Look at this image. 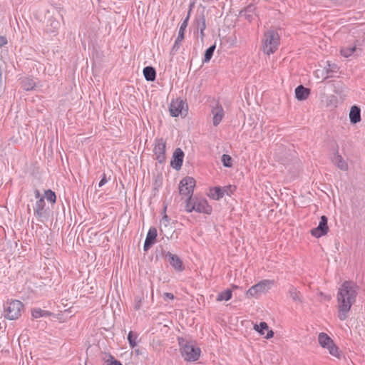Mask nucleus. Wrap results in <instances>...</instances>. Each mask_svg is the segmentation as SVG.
<instances>
[{
	"label": "nucleus",
	"mask_w": 365,
	"mask_h": 365,
	"mask_svg": "<svg viewBox=\"0 0 365 365\" xmlns=\"http://www.w3.org/2000/svg\"><path fill=\"white\" fill-rule=\"evenodd\" d=\"M7 43V39L4 36H0V47Z\"/></svg>",
	"instance_id": "obj_39"
},
{
	"label": "nucleus",
	"mask_w": 365,
	"mask_h": 365,
	"mask_svg": "<svg viewBox=\"0 0 365 365\" xmlns=\"http://www.w3.org/2000/svg\"><path fill=\"white\" fill-rule=\"evenodd\" d=\"M273 336H274V332H273V331H272V330H269V331H268V332H267V335L265 336V338H266V339H269L272 338V337H273Z\"/></svg>",
	"instance_id": "obj_40"
},
{
	"label": "nucleus",
	"mask_w": 365,
	"mask_h": 365,
	"mask_svg": "<svg viewBox=\"0 0 365 365\" xmlns=\"http://www.w3.org/2000/svg\"><path fill=\"white\" fill-rule=\"evenodd\" d=\"M24 304L19 300H12L4 304V317L7 319H18L21 314Z\"/></svg>",
	"instance_id": "obj_5"
},
{
	"label": "nucleus",
	"mask_w": 365,
	"mask_h": 365,
	"mask_svg": "<svg viewBox=\"0 0 365 365\" xmlns=\"http://www.w3.org/2000/svg\"><path fill=\"white\" fill-rule=\"evenodd\" d=\"M141 303H142L141 297H138V296L135 297L134 308L135 310H138L140 308Z\"/></svg>",
	"instance_id": "obj_37"
},
{
	"label": "nucleus",
	"mask_w": 365,
	"mask_h": 365,
	"mask_svg": "<svg viewBox=\"0 0 365 365\" xmlns=\"http://www.w3.org/2000/svg\"><path fill=\"white\" fill-rule=\"evenodd\" d=\"M288 294L294 302L297 303L303 302L302 294L295 287L291 285L288 289Z\"/></svg>",
	"instance_id": "obj_20"
},
{
	"label": "nucleus",
	"mask_w": 365,
	"mask_h": 365,
	"mask_svg": "<svg viewBox=\"0 0 365 365\" xmlns=\"http://www.w3.org/2000/svg\"><path fill=\"white\" fill-rule=\"evenodd\" d=\"M230 188L231 187H225L223 189L220 187H215L210 190V196L215 200H220L224 196L225 192L228 194L227 190Z\"/></svg>",
	"instance_id": "obj_21"
},
{
	"label": "nucleus",
	"mask_w": 365,
	"mask_h": 365,
	"mask_svg": "<svg viewBox=\"0 0 365 365\" xmlns=\"http://www.w3.org/2000/svg\"><path fill=\"white\" fill-rule=\"evenodd\" d=\"M196 23H197V30L202 31V30L205 29V28H206L205 19L203 15L200 16L198 18H197Z\"/></svg>",
	"instance_id": "obj_29"
},
{
	"label": "nucleus",
	"mask_w": 365,
	"mask_h": 365,
	"mask_svg": "<svg viewBox=\"0 0 365 365\" xmlns=\"http://www.w3.org/2000/svg\"><path fill=\"white\" fill-rule=\"evenodd\" d=\"M164 297H165V298H168V299H174L173 294L169 293V292H165L164 294Z\"/></svg>",
	"instance_id": "obj_41"
},
{
	"label": "nucleus",
	"mask_w": 365,
	"mask_h": 365,
	"mask_svg": "<svg viewBox=\"0 0 365 365\" xmlns=\"http://www.w3.org/2000/svg\"><path fill=\"white\" fill-rule=\"evenodd\" d=\"M46 202L43 197L39 198L34 207V214L39 218L43 217L46 216V210H45Z\"/></svg>",
	"instance_id": "obj_17"
},
{
	"label": "nucleus",
	"mask_w": 365,
	"mask_h": 365,
	"mask_svg": "<svg viewBox=\"0 0 365 365\" xmlns=\"http://www.w3.org/2000/svg\"><path fill=\"white\" fill-rule=\"evenodd\" d=\"M34 193H35L36 198H37L38 200L41 197L38 190H35Z\"/></svg>",
	"instance_id": "obj_42"
},
{
	"label": "nucleus",
	"mask_w": 365,
	"mask_h": 365,
	"mask_svg": "<svg viewBox=\"0 0 365 365\" xmlns=\"http://www.w3.org/2000/svg\"><path fill=\"white\" fill-rule=\"evenodd\" d=\"M200 31V35H201V38H202L205 36L204 34V30H202V31Z\"/></svg>",
	"instance_id": "obj_43"
},
{
	"label": "nucleus",
	"mask_w": 365,
	"mask_h": 365,
	"mask_svg": "<svg viewBox=\"0 0 365 365\" xmlns=\"http://www.w3.org/2000/svg\"><path fill=\"white\" fill-rule=\"evenodd\" d=\"M331 162L337 166V168L343 171H346L349 168L347 163L344 160L342 156L338 152L335 153L331 158Z\"/></svg>",
	"instance_id": "obj_18"
},
{
	"label": "nucleus",
	"mask_w": 365,
	"mask_h": 365,
	"mask_svg": "<svg viewBox=\"0 0 365 365\" xmlns=\"http://www.w3.org/2000/svg\"><path fill=\"white\" fill-rule=\"evenodd\" d=\"M232 290L227 289L225 291L220 292L217 297V301L221 302L223 300L228 301L232 298Z\"/></svg>",
	"instance_id": "obj_26"
},
{
	"label": "nucleus",
	"mask_w": 365,
	"mask_h": 365,
	"mask_svg": "<svg viewBox=\"0 0 365 365\" xmlns=\"http://www.w3.org/2000/svg\"><path fill=\"white\" fill-rule=\"evenodd\" d=\"M185 103L181 99L173 100L169 106V111L173 117H178L182 114L184 110Z\"/></svg>",
	"instance_id": "obj_12"
},
{
	"label": "nucleus",
	"mask_w": 365,
	"mask_h": 365,
	"mask_svg": "<svg viewBox=\"0 0 365 365\" xmlns=\"http://www.w3.org/2000/svg\"><path fill=\"white\" fill-rule=\"evenodd\" d=\"M165 141L163 138L155 140L153 152L159 163H163L165 161Z\"/></svg>",
	"instance_id": "obj_10"
},
{
	"label": "nucleus",
	"mask_w": 365,
	"mask_h": 365,
	"mask_svg": "<svg viewBox=\"0 0 365 365\" xmlns=\"http://www.w3.org/2000/svg\"><path fill=\"white\" fill-rule=\"evenodd\" d=\"M310 93V90L302 85L298 86L295 89L296 98L299 101L306 100Z\"/></svg>",
	"instance_id": "obj_19"
},
{
	"label": "nucleus",
	"mask_w": 365,
	"mask_h": 365,
	"mask_svg": "<svg viewBox=\"0 0 365 365\" xmlns=\"http://www.w3.org/2000/svg\"><path fill=\"white\" fill-rule=\"evenodd\" d=\"M143 75L148 81H153L156 77L155 69L152 66H146L143 68Z\"/></svg>",
	"instance_id": "obj_23"
},
{
	"label": "nucleus",
	"mask_w": 365,
	"mask_h": 365,
	"mask_svg": "<svg viewBox=\"0 0 365 365\" xmlns=\"http://www.w3.org/2000/svg\"><path fill=\"white\" fill-rule=\"evenodd\" d=\"M21 88L25 91H31L36 86L35 81L30 78H25L21 81Z\"/></svg>",
	"instance_id": "obj_24"
},
{
	"label": "nucleus",
	"mask_w": 365,
	"mask_h": 365,
	"mask_svg": "<svg viewBox=\"0 0 365 365\" xmlns=\"http://www.w3.org/2000/svg\"><path fill=\"white\" fill-rule=\"evenodd\" d=\"M157 235V229L155 227H150L143 245L144 251H148L155 244Z\"/></svg>",
	"instance_id": "obj_14"
},
{
	"label": "nucleus",
	"mask_w": 365,
	"mask_h": 365,
	"mask_svg": "<svg viewBox=\"0 0 365 365\" xmlns=\"http://www.w3.org/2000/svg\"><path fill=\"white\" fill-rule=\"evenodd\" d=\"M45 197H46L48 201H49L52 203L56 202V196L55 192L53 191H52L51 190H47L45 191Z\"/></svg>",
	"instance_id": "obj_32"
},
{
	"label": "nucleus",
	"mask_w": 365,
	"mask_h": 365,
	"mask_svg": "<svg viewBox=\"0 0 365 365\" xmlns=\"http://www.w3.org/2000/svg\"><path fill=\"white\" fill-rule=\"evenodd\" d=\"M31 315L34 318L37 319L42 317H49L51 315V312L40 308H34L31 310Z\"/></svg>",
	"instance_id": "obj_25"
},
{
	"label": "nucleus",
	"mask_w": 365,
	"mask_h": 365,
	"mask_svg": "<svg viewBox=\"0 0 365 365\" xmlns=\"http://www.w3.org/2000/svg\"><path fill=\"white\" fill-rule=\"evenodd\" d=\"M215 50V45H212V46H210L205 51L204 59H203L204 63H207L210 61V59L212 58V57L213 56Z\"/></svg>",
	"instance_id": "obj_28"
},
{
	"label": "nucleus",
	"mask_w": 365,
	"mask_h": 365,
	"mask_svg": "<svg viewBox=\"0 0 365 365\" xmlns=\"http://www.w3.org/2000/svg\"><path fill=\"white\" fill-rule=\"evenodd\" d=\"M49 21H50V26L53 29L52 30V29H47V31L49 32V33H55L56 30H57L59 28L60 24H59L58 21H55V20H52V19H50Z\"/></svg>",
	"instance_id": "obj_34"
},
{
	"label": "nucleus",
	"mask_w": 365,
	"mask_h": 365,
	"mask_svg": "<svg viewBox=\"0 0 365 365\" xmlns=\"http://www.w3.org/2000/svg\"><path fill=\"white\" fill-rule=\"evenodd\" d=\"M359 292V287L351 281H345L339 288L337 300V317L344 321L349 316L351 306L355 303Z\"/></svg>",
	"instance_id": "obj_1"
},
{
	"label": "nucleus",
	"mask_w": 365,
	"mask_h": 365,
	"mask_svg": "<svg viewBox=\"0 0 365 365\" xmlns=\"http://www.w3.org/2000/svg\"><path fill=\"white\" fill-rule=\"evenodd\" d=\"M272 281L262 280L259 283L252 286L246 292L247 297H256L259 294L265 293L267 292L272 284Z\"/></svg>",
	"instance_id": "obj_7"
},
{
	"label": "nucleus",
	"mask_w": 365,
	"mask_h": 365,
	"mask_svg": "<svg viewBox=\"0 0 365 365\" xmlns=\"http://www.w3.org/2000/svg\"><path fill=\"white\" fill-rule=\"evenodd\" d=\"M356 49V46H344L341 49V54L347 58L351 56Z\"/></svg>",
	"instance_id": "obj_27"
},
{
	"label": "nucleus",
	"mask_w": 365,
	"mask_h": 365,
	"mask_svg": "<svg viewBox=\"0 0 365 365\" xmlns=\"http://www.w3.org/2000/svg\"><path fill=\"white\" fill-rule=\"evenodd\" d=\"M184 158V153L180 148H177L173 153L171 166L178 170L181 168Z\"/></svg>",
	"instance_id": "obj_15"
},
{
	"label": "nucleus",
	"mask_w": 365,
	"mask_h": 365,
	"mask_svg": "<svg viewBox=\"0 0 365 365\" xmlns=\"http://www.w3.org/2000/svg\"><path fill=\"white\" fill-rule=\"evenodd\" d=\"M232 158L227 154H223L222 156V162L225 167L230 168L232 165Z\"/></svg>",
	"instance_id": "obj_33"
},
{
	"label": "nucleus",
	"mask_w": 365,
	"mask_h": 365,
	"mask_svg": "<svg viewBox=\"0 0 365 365\" xmlns=\"http://www.w3.org/2000/svg\"><path fill=\"white\" fill-rule=\"evenodd\" d=\"M328 219L326 216L322 215L320 218V222L316 228L311 230L310 232L312 236L319 238L325 235L329 231V227L327 225Z\"/></svg>",
	"instance_id": "obj_11"
},
{
	"label": "nucleus",
	"mask_w": 365,
	"mask_h": 365,
	"mask_svg": "<svg viewBox=\"0 0 365 365\" xmlns=\"http://www.w3.org/2000/svg\"><path fill=\"white\" fill-rule=\"evenodd\" d=\"M212 113L213 115V125L217 126L220 124L224 116L223 108L221 105L217 103L216 106L212 108Z\"/></svg>",
	"instance_id": "obj_16"
},
{
	"label": "nucleus",
	"mask_w": 365,
	"mask_h": 365,
	"mask_svg": "<svg viewBox=\"0 0 365 365\" xmlns=\"http://www.w3.org/2000/svg\"><path fill=\"white\" fill-rule=\"evenodd\" d=\"M338 68H339L336 63H331L329 62H327V73L336 72L338 70Z\"/></svg>",
	"instance_id": "obj_36"
},
{
	"label": "nucleus",
	"mask_w": 365,
	"mask_h": 365,
	"mask_svg": "<svg viewBox=\"0 0 365 365\" xmlns=\"http://www.w3.org/2000/svg\"><path fill=\"white\" fill-rule=\"evenodd\" d=\"M178 344L180 346L181 355L187 361H196L198 360L201 350L192 344L185 341L183 338H178Z\"/></svg>",
	"instance_id": "obj_3"
},
{
	"label": "nucleus",
	"mask_w": 365,
	"mask_h": 365,
	"mask_svg": "<svg viewBox=\"0 0 365 365\" xmlns=\"http://www.w3.org/2000/svg\"><path fill=\"white\" fill-rule=\"evenodd\" d=\"M349 119L351 123L354 124L361 120V110L356 106H354L351 108Z\"/></svg>",
	"instance_id": "obj_22"
},
{
	"label": "nucleus",
	"mask_w": 365,
	"mask_h": 365,
	"mask_svg": "<svg viewBox=\"0 0 365 365\" xmlns=\"http://www.w3.org/2000/svg\"><path fill=\"white\" fill-rule=\"evenodd\" d=\"M318 341L320 346L329 350L331 355L339 358V348L336 346L334 341L324 332H321L318 336Z\"/></svg>",
	"instance_id": "obj_6"
},
{
	"label": "nucleus",
	"mask_w": 365,
	"mask_h": 365,
	"mask_svg": "<svg viewBox=\"0 0 365 365\" xmlns=\"http://www.w3.org/2000/svg\"><path fill=\"white\" fill-rule=\"evenodd\" d=\"M107 178H106V175L105 173L103 174V176H102V178L101 180H100L99 183H98V187H102L103 185H104L106 182H107Z\"/></svg>",
	"instance_id": "obj_38"
},
{
	"label": "nucleus",
	"mask_w": 365,
	"mask_h": 365,
	"mask_svg": "<svg viewBox=\"0 0 365 365\" xmlns=\"http://www.w3.org/2000/svg\"><path fill=\"white\" fill-rule=\"evenodd\" d=\"M106 365H123L120 361L116 360L111 355L109 356V359L106 361Z\"/></svg>",
	"instance_id": "obj_35"
},
{
	"label": "nucleus",
	"mask_w": 365,
	"mask_h": 365,
	"mask_svg": "<svg viewBox=\"0 0 365 365\" xmlns=\"http://www.w3.org/2000/svg\"><path fill=\"white\" fill-rule=\"evenodd\" d=\"M195 180L193 178L186 177L183 178L179 184V193L181 195L192 196Z\"/></svg>",
	"instance_id": "obj_8"
},
{
	"label": "nucleus",
	"mask_w": 365,
	"mask_h": 365,
	"mask_svg": "<svg viewBox=\"0 0 365 365\" xmlns=\"http://www.w3.org/2000/svg\"><path fill=\"white\" fill-rule=\"evenodd\" d=\"M254 329L258 331L260 334H264V330L268 329V325L266 322H262L259 324H255Z\"/></svg>",
	"instance_id": "obj_31"
},
{
	"label": "nucleus",
	"mask_w": 365,
	"mask_h": 365,
	"mask_svg": "<svg viewBox=\"0 0 365 365\" xmlns=\"http://www.w3.org/2000/svg\"><path fill=\"white\" fill-rule=\"evenodd\" d=\"M165 257L175 270L181 272L184 269L182 262L178 255L167 252Z\"/></svg>",
	"instance_id": "obj_13"
},
{
	"label": "nucleus",
	"mask_w": 365,
	"mask_h": 365,
	"mask_svg": "<svg viewBox=\"0 0 365 365\" xmlns=\"http://www.w3.org/2000/svg\"><path fill=\"white\" fill-rule=\"evenodd\" d=\"M185 210L187 212L195 211L199 213L210 214L212 207L206 199L190 196L186 200Z\"/></svg>",
	"instance_id": "obj_2"
},
{
	"label": "nucleus",
	"mask_w": 365,
	"mask_h": 365,
	"mask_svg": "<svg viewBox=\"0 0 365 365\" xmlns=\"http://www.w3.org/2000/svg\"><path fill=\"white\" fill-rule=\"evenodd\" d=\"M189 19H190V12L188 13L187 17L182 21V22L180 24V29L178 31V37L176 38L174 45L171 50V52L173 53H176L180 47L181 43L185 38V31L187 26Z\"/></svg>",
	"instance_id": "obj_9"
},
{
	"label": "nucleus",
	"mask_w": 365,
	"mask_h": 365,
	"mask_svg": "<svg viewBox=\"0 0 365 365\" xmlns=\"http://www.w3.org/2000/svg\"><path fill=\"white\" fill-rule=\"evenodd\" d=\"M137 337H138L137 334H135L132 331H130L128 333V340L130 346L132 348H134L136 346V344H137V342H136Z\"/></svg>",
	"instance_id": "obj_30"
},
{
	"label": "nucleus",
	"mask_w": 365,
	"mask_h": 365,
	"mask_svg": "<svg viewBox=\"0 0 365 365\" xmlns=\"http://www.w3.org/2000/svg\"><path fill=\"white\" fill-rule=\"evenodd\" d=\"M279 35L274 30H268L264 34L262 40L263 51L267 55L274 53L279 44Z\"/></svg>",
	"instance_id": "obj_4"
}]
</instances>
